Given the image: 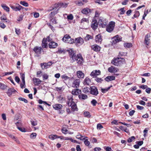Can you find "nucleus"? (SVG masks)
<instances>
[{
    "mask_svg": "<svg viewBox=\"0 0 151 151\" xmlns=\"http://www.w3.org/2000/svg\"><path fill=\"white\" fill-rule=\"evenodd\" d=\"M91 115L90 114V113L88 111H86V117L88 118H90L91 117Z\"/></svg>",
    "mask_w": 151,
    "mask_h": 151,
    "instance_id": "64",
    "label": "nucleus"
},
{
    "mask_svg": "<svg viewBox=\"0 0 151 151\" xmlns=\"http://www.w3.org/2000/svg\"><path fill=\"white\" fill-rule=\"evenodd\" d=\"M53 108L55 110H59L62 109L63 106L60 104H55L53 105Z\"/></svg>",
    "mask_w": 151,
    "mask_h": 151,
    "instance_id": "22",
    "label": "nucleus"
},
{
    "mask_svg": "<svg viewBox=\"0 0 151 151\" xmlns=\"http://www.w3.org/2000/svg\"><path fill=\"white\" fill-rule=\"evenodd\" d=\"M103 126L100 124H97V128L98 129L100 130L101 129L103 128Z\"/></svg>",
    "mask_w": 151,
    "mask_h": 151,
    "instance_id": "58",
    "label": "nucleus"
},
{
    "mask_svg": "<svg viewBox=\"0 0 151 151\" xmlns=\"http://www.w3.org/2000/svg\"><path fill=\"white\" fill-rule=\"evenodd\" d=\"M58 46V43L53 41H51L49 44V47L51 49L55 48H56Z\"/></svg>",
    "mask_w": 151,
    "mask_h": 151,
    "instance_id": "16",
    "label": "nucleus"
},
{
    "mask_svg": "<svg viewBox=\"0 0 151 151\" xmlns=\"http://www.w3.org/2000/svg\"><path fill=\"white\" fill-rule=\"evenodd\" d=\"M50 21L53 24H56V19L55 17H50Z\"/></svg>",
    "mask_w": 151,
    "mask_h": 151,
    "instance_id": "47",
    "label": "nucleus"
},
{
    "mask_svg": "<svg viewBox=\"0 0 151 151\" xmlns=\"http://www.w3.org/2000/svg\"><path fill=\"white\" fill-rule=\"evenodd\" d=\"M115 26V22L113 21L110 22L109 24L107 26L106 30L108 32H111L114 29Z\"/></svg>",
    "mask_w": 151,
    "mask_h": 151,
    "instance_id": "5",
    "label": "nucleus"
},
{
    "mask_svg": "<svg viewBox=\"0 0 151 151\" xmlns=\"http://www.w3.org/2000/svg\"><path fill=\"white\" fill-rule=\"evenodd\" d=\"M49 77L48 75L46 74H43L42 75L43 79V80H45L47 79Z\"/></svg>",
    "mask_w": 151,
    "mask_h": 151,
    "instance_id": "41",
    "label": "nucleus"
},
{
    "mask_svg": "<svg viewBox=\"0 0 151 151\" xmlns=\"http://www.w3.org/2000/svg\"><path fill=\"white\" fill-rule=\"evenodd\" d=\"M46 38H44L42 42V46L44 48H46L47 47Z\"/></svg>",
    "mask_w": 151,
    "mask_h": 151,
    "instance_id": "27",
    "label": "nucleus"
},
{
    "mask_svg": "<svg viewBox=\"0 0 151 151\" xmlns=\"http://www.w3.org/2000/svg\"><path fill=\"white\" fill-rule=\"evenodd\" d=\"M151 91V88H148V87L145 90L146 92L148 94H150V93Z\"/></svg>",
    "mask_w": 151,
    "mask_h": 151,
    "instance_id": "59",
    "label": "nucleus"
},
{
    "mask_svg": "<svg viewBox=\"0 0 151 151\" xmlns=\"http://www.w3.org/2000/svg\"><path fill=\"white\" fill-rule=\"evenodd\" d=\"M95 80L98 82H101L102 81L101 78L96 77L95 78Z\"/></svg>",
    "mask_w": 151,
    "mask_h": 151,
    "instance_id": "62",
    "label": "nucleus"
},
{
    "mask_svg": "<svg viewBox=\"0 0 151 151\" xmlns=\"http://www.w3.org/2000/svg\"><path fill=\"white\" fill-rule=\"evenodd\" d=\"M91 81L90 79L88 78H86V84L87 85H89L91 84Z\"/></svg>",
    "mask_w": 151,
    "mask_h": 151,
    "instance_id": "34",
    "label": "nucleus"
},
{
    "mask_svg": "<svg viewBox=\"0 0 151 151\" xmlns=\"http://www.w3.org/2000/svg\"><path fill=\"white\" fill-rule=\"evenodd\" d=\"M118 70V69L113 66H111L108 68V71L111 73H115L117 72Z\"/></svg>",
    "mask_w": 151,
    "mask_h": 151,
    "instance_id": "17",
    "label": "nucleus"
},
{
    "mask_svg": "<svg viewBox=\"0 0 151 151\" xmlns=\"http://www.w3.org/2000/svg\"><path fill=\"white\" fill-rule=\"evenodd\" d=\"M135 139V137L134 136H132L129 138L127 140V141L128 142H130L134 140Z\"/></svg>",
    "mask_w": 151,
    "mask_h": 151,
    "instance_id": "42",
    "label": "nucleus"
},
{
    "mask_svg": "<svg viewBox=\"0 0 151 151\" xmlns=\"http://www.w3.org/2000/svg\"><path fill=\"white\" fill-rule=\"evenodd\" d=\"M150 37V35L147 34L145 36V43L147 45H148L150 42V39L149 38Z\"/></svg>",
    "mask_w": 151,
    "mask_h": 151,
    "instance_id": "28",
    "label": "nucleus"
},
{
    "mask_svg": "<svg viewBox=\"0 0 151 151\" xmlns=\"http://www.w3.org/2000/svg\"><path fill=\"white\" fill-rule=\"evenodd\" d=\"M122 37L118 35L112 38V44H115L122 40Z\"/></svg>",
    "mask_w": 151,
    "mask_h": 151,
    "instance_id": "8",
    "label": "nucleus"
},
{
    "mask_svg": "<svg viewBox=\"0 0 151 151\" xmlns=\"http://www.w3.org/2000/svg\"><path fill=\"white\" fill-rule=\"evenodd\" d=\"M97 103V101L95 99H93L91 101V103L92 104L93 106H96Z\"/></svg>",
    "mask_w": 151,
    "mask_h": 151,
    "instance_id": "43",
    "label": "nucleus"
},
{
    "mask_svg": "<svg viewBox=\"0 0 151 151\" xmlns=\"http://www.w3.org/2000/svg\"><path fill=\"white\" fill-rule=\"evenodd\" d=\"M132 45L130 43H125L124 44V46L125 47L129 48L132 47Z\"/></svg>",
    "mask_w": 151,
    "mask_h": 151,
    "instance_id": "45",
    "label": "nucleus"
},
{
    "mask_svg": "<svg viewBox=\"0 0 151 151\" xmlns=\"http://www.w3.org/2000/svg\"><path fill=\"white\" fill-rule=\"evenodd\" d=\"M89 92L92 95L97 96L99 93L97 88L94 86H90V88L86 87V92Z\"/></svg>",
    "mask_w": 151,
    "mask_h": 151,
    "instance_id": "3",
    "label": "nucleus"
},
{
    "mask_svg": "<svg viewBox=\"0 0 151 151\" xmlns=\"http://www.w3.org/2000/svg\"><path fill=\"white\" fill-rule=\"evenodd\" d=\"M107 22L106 20L103 18H100L99 21V23L100 24L102 27H104L107 24Z\"/></svg>",
    "mask_w": 151,
    "mask_h": 151,
    "instance_id": "11",
    "label": "nucleus"
},
{
    "mask_svg": "<svg viewBox=\"0 0 151 151\" xmlns=\"http://www.w3.org/2000/svg\"><path fill=\"white\" fill-rule=\"evenodd\" d=\"M76 138L81 140H84L85 139V137L81 135H78L76 136Z\"/></svg>",
    "mask_w": 151,
    "mask_h": 151,
    "instance_id": "33",
    "label": "nucleus"
},
{
    "mask_svg": "<svg viewBox=\"0 0 151 151\" xmlns=\"http://www.w3.org/2000/svg\"><path fill=\"white\" fill-rule=\"evenodd\" d=\"M148 13V10H147L146 11H145V12H144V14L143 15V17H142V19H145V17H146V16H147V14Z\"/></svg>",
    "mask_w": 151,
    "mask_h": 151,
    "instance_id": "57",
    "label": "nucleus"
},
{
    "mask_svg": "<svg viewBox=\"0 0 151 151\" xmlns=\"http://www.w3.org/2000/svg\"><path fill=\"white\" fill-rule=\"evenodd\" d=\"M91 9H90L88 8H86V12L88 14H90L91 13Z\"/></svg>",
    "mask_w": 151,
    "mask_h": 151,
    "instance_id": "53",
    "label": "nucleus"
},
{
    "mask_svg": "<svg viewBox=\"0 0 151 151\" xmlns=\"http://www.w3.org/2000/svg\"><path fill=\"white\" fill-rule=\"evenodd\" d=\"M115 79V77L114 76H109L106 77L105 80L109 82L110 81L114 80Z\"/></svg>",
    "mask_w": 151,
    "mask_h": 151,
    "instance_id": "25",
    "label": "nucleus"
},
{
    "mask_svg": "<svg viewBox=\"0 0 151 151\" xmlns=\"http://www.w3.org/2000/svg\"><path fill=\"white\" fill-rule=\"evenodd\" d=\"M57 135H50L49 136V138L51 140H54L57 139Z\"/></svg>",
    "mask_w": 151,
    "mask_h": 151,
    "instance_id": "37",
    "label": "nucleus"
},
{
    "mask_svg": "<svg viewBox=\"0 0 151 151\" xmlns=\"http://www.w3.org/2000/svg\"><path fill=\"white\" fill-rule=\"evenodd\" d=\"M1 20H7V18L5 15L3 14L1 17Z\"/></svg>",
    "mask_w": 151,
    "mask_h": 151,
    "instance_id": "54",
    "label": "nucleus"
},
{
    "mask_svg": "<svg viewBox=\"0 0 151 151\" xmlns=\"http://www.w3.org/2000/svg\"><path fill=\"white\" fill-rule=\"evenodd\" d=\"M124 59L123 58H119L114 59L112 60L111 63L113 65H115L118 66L121 64L122 62L124 61Z\"/></svg>",
    "mask_w": 151,
    "mask_h": 151,
    "instance_id": "4",
    "label": "nucleus"
},
{
    "mask_svg": "<svg viewBox=\"0 0 151 151\" xmlns=\"http://www.w3.org/2000/svg\"><path fill=\"white\" fill-rule=\"evenodd\" d=\"M78 97L80 99L84 100L85 99V96L83 94H82L78 96Z\"/></svg>",
    "mask_w": 151,
    "mask_h": 151,
    "instance_id": "55",
    "label": "nucleus"
},
{
    "mask_svg": "<svg viewBox=\"0 0 151 151\" xmlns=\"http://www.w3.org/2000/svg\"><path fill=\"white\" fill-rule=\"evenodd\" d=\"M67 18L68 19L72 20L73 19V16L72 14H70L67 16Z\"/></svg>",
    "mask_w": 151,
    "mask_h": 151,
    "instance_id": "63",
    "label": "nucleus"
},
{
    "mask_svg": "<svg viewBox=\"0 0 151 151\" xmlns=\"http://www.w3.org/2000/svg\"><path fill=\"white\" fill-rule=\"evenodd\" d=\"M101 71L99 70H95L91 72L90 75L93 77H96V76L100 75L101 74Z\"/></svg>",
    "mask_w": 151,
    "mask_h": 151,
    "instance_id": "13",
    "label": "nucleus"
},
{
    "mask_svg": "<svg viewBox=\"0 0 151 151\" xmlns=\"http://www.w3.org/2000/svg\"><path fill=\"white\" fill-rule=\"evenodd\" d=\"M58 52L60 53H64L65 52V51L63 49L60 48L58 49Z\"/></svg>",
    "mask_w": 151,
    "mask_h": 151,
    "instance_id": "60",
    "label": "nucleus"
},
{
    "mask_svg": "<svg viewBox=\"0 0 151 151\" xmlns=\"http://www.w3.org/2000/svg\"><path fill=\"white\" fill-rule=\"evenodd\" d=\"M19 100L20 101H23L25 103H27L28 102L27 100V99H26L24 98H22L21 97L19 98Z\"/></svg>",
    "mask_w": 151,
    "mask_h": 151,
    "instance_id": "50",
    "label": "nucleus"
},
{
    "mask_svg": "<svg viewBox=\"0 0 151 151\" xmlns=\"http://www.w3.org/2000/svg\"><path fill=\"white\" fill-rule=\"evenodd\" d=\"M52 63V61H50L47 63H41V66L42 69H47L51 65Z\"/></svg>",
    "mask_w": 151,
    "mask_h": 151,
    "instance_id": "9",
    "label": "nucleus"
},
{
    "mask_svg": "<svg viewBox=\"0 0 151 151\" xmlns=\"http://www.w3.org/2000/svg\"><path fill=\"white\" fill-rule=\"evenodd\" d=\"M62 132L63 133L66 134L67 133L68 130L65 128L63 127L62 129Z\"/></svg>",
    "mask_w": 151,
    "mask_h": 151,
    "instance_id": "49",
    "label": "nucleus"
},
{
    "mask_svg": "<svg viewBox=\"0 0 151 151\" xmlns=\"http://www.w3.org/2000/svg\"><path fill=\"white\" fill-rule=\"evenodd\" d=\"M37 135L36 133H33L30 135V137L31 138L34 139L35 138Z\"/></svg>",
    "mask_w": 151,
    "mask_h": 151,
    "instance_id": "52",
    "label": "nucleus"
},
{
    "mask_svg": "<svg viewBox=\"0 0 151 151\" xmlns=\"http://www.w3.org/2000/svg\"><path fill=\"white\" fill-rule=\"evenodd\" d=\"M6 86L4 84L1 83H0V88L4 90L6 88Z\"/></svg>",
    "mask_w": 151,
    "mask_h": 151,
    "instance_id": "40",
    "label": "nucleus"
},
{
    "mask_svg": "<svg viewBox=\"0 0 151 151\" xmlns=\"http://www.w3.org/2000/svg\"><path fill=\"white\" fill-rule=\"evenodd\" d=\"M87 137H86V145L89 148H91L92 146L90 145V142L88 141V139H87Z\"/></svg>",
    "mask_w": 151,
    "mask_h": 151,
    "instance_id": "31",
    "label": "nucleus"
},
{
    "mask_svg": "<svg viewBox=\"0 0 151 151\" xmlns=\"http://www.w3.org/2000/svg\"><path fill=\"white\" fill-rule=\"evenodd\" d=\"M139 12L138 11H136L135 14H134V17H137L139 16Z\"/></svg>",
    "mask_w": 151,
    "mask_h": 151,
    "instance_id": "51",
    "label": "nucleus"
},
{
    "mask_svg": "<svg viewBox=\"0 0 151 151\" xmlns=\"http://www.w3.org/2000/svg\"><path fill=\"white\" fill-rule=\"evenodd\" d=\"M68 98L67 104L68 105L71 107L72 111L76 110L77 109V106L75 102L73 101L72 96L71 95H70L68 96Z\"/></svg>",
    "mask_w": 151,
    "mask_h": 151,
    "instance_id": "2",
    "label": "nucleus"
},
{
    "mask_svg": "<svg viewBox=\"0 0 151 151\" xmlns=\"http://www.w3.org/2000/svg\"><path fill=\"white\" fill-rule=\"evenodd\" d=\"M58 10L56 11H53V12H51L49 14L50 17L51 18L52 17H53L54 16L57 14L58 13Z\"/></svg>",
    "mask_w": 151,
    "mask_h": 151,
    "instance_id": "35",
    "label": "nucleus"
},
{
    "mask_svg": "<svg viewBox=\"0 0 151 151\" xmlns=\"http://www.w3.org/2000/svg\"><path fill=\"white\" fill-rule=\"evenodd\" d=\"M118 11H121L120 13V14H124L125 11L124 10V8H121Z\"/></svg>",
    "mask_w": 151,
    "mask_h": 151,
    "instance_id": "56",
    "label": "nucleus"
},
{
    "mask_svg": "<svg viewBox=\"0 0 151 151\" xmlns=\"http://www.w3.org/2000/svg\"><path fill=\"white\" fill-rule=\"evenodd\" d=\"M64 100V98L62 96H60L58 99V101L60 103H63Z\"/></svg>",
    "mask_w": 151,
    "mask_h": 151,
    "instance_id": "32",
    "label": "nucleus"
},
{
    "mask_svg": "<svg viewBox=\"0 0 151 151\" xmlns=\"http://www.w3.org/2000/svg\"><path fill=\"white\" fill-rule=\"evenodd\" d=\"M75 42L77 45H79L83 43V39L81 37L76 38L75 39Z\"/></svg>",
    "mask_w": 151,
    "mask_h": 151,
    "instance_id": "14",
    "label": "nucleus"
},
{
    "mask_svg": "<svg viewBox=\"0 0 151 151\" xmlns=\"http://www.w3.org/2000/svg\"><path fill=\"white\" fill-rule=\"evenodd\" d=\"M15 91H16L14 88H10L8 89L6 93L9 96H10L12 95L13 93L15 92Z\"/></svg>",
    "mask_w": 151,
    "mask_h": 151,
    "instance_id": "23",
    "label": "nucleus"
},
{
    "mask_svg": "<svg viewBox=\"0 0 151 151\" xmlns=\"http://www.w3.org/2000/svg\"><path fill=\"white\" fill-rule=\"evenodd\" d=\"M42 50V48L41 47H36L34 48L33 50L36 53L40 54Z\"/></svg>",
    "mask_w": 151,
    "mask_h": 151,
    "instance_id": "24",
    "label": "nucleus"
},
{
    "mask_svg": "<svg viewBox=\"0 0 151 151\" xmlns=\"http://www.w3.org/2000/svg\"><path fill=\"white\" fill-rule=\"evenodd\" d=\"M31 122L32 125L33 126H36L37 124V123L36 121H35L32 120L31 121Z\"/></svg>",
    "mask_w": 151,
    "mask_h": 151,
    "instance_id": "61",
    "label": "nucleus"
},
{
    "mask_svg": "<svg viewBox=\"0 0 151 151\" xmlns=\"http://www.w3.org/2000/svg\"><path fill=\"white\" fill-rule=\"evenodd\" d=\"M62 79H64L65 80H66L70 79V78L68 77L65 75H64L61 76Z\"/></svg>",
    "mask_w": 151,
    "mask_h": 151,
    "instance_id": "44",
    "label": "nucleus"
},
{
    "mask_svg": "<svg viewBox=\"0 0 151 151\" xmlns=\"http://www.w3.org/2000/svg\"><path fill=\"white\" fill-rule=\"evenodd\" d=\"M85 1L83 0L82 1H77L75 2V4L78 6H82L84 4Z\"/></svg>",
    "mask_w": 151,
    "mask_h": 151,
    "instance_id": "26",
    "label": "nucleus"
},
{
    "mask_svg": "<svg viewBox=\"0 0 151 151\" xmlns=\"http://www.w3.org/2000/svg\"><path fill=\"white\" fill-rule=\"evenodd\" d=\"M33 80L35 85L38 86L42 82L39 79L37 78H33Z\"/></svg>",
    "mask_w": 151,
    "mask_h": 151,
    "instance_id": "18",
    "label": "nucleus"
},
{
    "mask_svg": "<svg viewBox=\"0 0 151 151\" xmlns=\"http://www.w3.org/2000/svg\"><path fill=\"white\" fill-rule=\"evenodd\" d=\"M95 40L96 42L101 43L102 40L101 35L99 34L96 35Z\"/></svg>",
    "mask_w": 151,
    "mask_h": 151,
    "instance_id": "21",
    "label": "nucleus"
},
{
    "mask_svg": "<svg viewBox=\"0 0 151 151\" xmlns=\"http://www.w3.org/2000/svg\"><path fill=\"white\" fill-rule=\"evenodd\" d=\"M15 124L17 126L18 129L21 132H25L26 131L25 128L19 127V126L22 125V122L21 120H19L18 121L15 123Z\"/></svg>",
    "mask_w": 151,
    "mask_h": 151,
    "instance_id": "7",
    "label": "nucleus"
},
{
    "mask_svg": "<svg viewBox=\"0 0 151 151\" xmlns=\"http://www.w3.org/2000/svg\"><path fill=\"white\" fill-rule=\"evenodd\" d=\"M62 40L63 41L66 43H72L74 42V40H72L70 36L67 35H65Z\"/></svg>",
    "mask_w": 151,
    "mask_h": 151,
    "instance_id": "6",
    "label": "nucleus"
},
{
    "mask_svg": "<svg viewBox=\"0 0 151 151\" xmlns=\"http://www.w3.org/2000/svg\"><path fill=\"white\" fill-rule=\"evenodd\" d=\"M91 27L93 29L95 30L98 27V22L96 20H93L91 24Z\"/></svg>",
    "mask_w": 151,
    "mask_h": 151,
    "instance_id": "15",
    "label": "nucleus"
},
{
    "mask_svg": "<svg viewBox=\"0 0 151 151\" xmlns=\"http://www.w3.org/2000/svg\"><path fill=\"white\" fill-rule=\"evenodd\" d=\"M80 81L79 79H76L71 84V86L75 88H78L80 84Z\"/></svg>",
    "mask_w": 151,
    "mask_h": 151,
    "instance_id": "10",
    "label": "nucleus"
},
{
    "mask_svg": "<svg viewBox=\"0 0 151 151\" xmlns=\"http://www.w3.org/2000/svg\"><path fill=\"white\" fill-rule=\"evenodd\" d=\"M110 88V87H109L107 88H101V92L103 93H105Z\"/></svg>",
    "mask_w": 151,
    "mask_h": 151,
    "instance_id": "46",
    "label": "nucleus"
},
{
    "mask_svg": "<svg viewBox=\"0 0 151 151\" xmlns=\"http://www.w3.org/2000/svg\"><path fill=\"white\" fill-rule=\"evenodd\" d=\"M81 92V90L78 89H75L72 91V94L74 95H78Z\"/></svg>",
    "mask_w": 151,
    "mask_h": 151,
    "instance_id": "20",
    "label": "nucleus"
},
{
    "mask_svg": "<svg viewBox=\"0 0 151 151\" xmlns=\"http://www.w3.org/2000/svg\"><path fill=\"white\" fill-rule=\"evenodd\" d=\"M68 51L70 60L72 62L76 60L78 64L81 65L82 63L83 60L81 54L77 55L76 56L75 52L72 49L69 50Z\"/></svg>",
    "mask_w": 151,
    "mask_h": 151,
    "instance_id": "1",
    "label": "nucleus"
},
{
    "mask_svg": "<svg viewBox=\"0 0 151 151\" xmlns=\"http://www.w3.org/2000/svg\"><path fill=\"white\" fill-rule=\"evenodd\" d=\"M68 5V3L60 2L58 3L57 4H55V7H59V8H64L67 7Z\"/></svg>",
    "mask_w": 151,
    "mask_h": 151,
    "instance_id": "12",
    "label": "nucleus"
},
{
    "mask_svg": "<svg viewBox=\"0 0 151 151\" xmlns=\"http://www.w3.org/2000/svg\"><path fill=\"white\" fill-rule=\"evenodd\" d=\"M1 6L2 8L6 11L9 12V7L7 6L5 4H2L1 5Z\"/></svg>",
    "mask_w": 151,
    "mask_h": 151,
    "instance_id": "30",
    "label": "nucleus"
},
{
    "mask_svg": "<svg viewBox=\"0 0 151 151\" xmlns=\"http://www.w3.org/2000/svg\"><path fill=\"white\" fill-rule=\"evenodd\" d=\"M93 38V37L92 36L89 35H87L86 37V41L92 39Z\"/></svg>",
    "mask_w": 151,
    "mask_h": 151,
    "instance_id": "39",
    "label": "nucleus"
},
{
    "mask_svg": "<svg viewBox=\"0 0 151 151\" xmlns=\"http://www.w3.org/2000/svg\"><path fill=\"white\" fill-rule=\"evenodd\" d=\"M19 120H21L19 115H16L15 118H14L15 121H18Z\"/></svg>",
    "mask_w": 151,
    "mask_h": 151,
    "instance_id": "48",
    "label": "nucleus"
},
{
    "mask_svg": "<svg viewBox=\"0 0 151 151\" xmlns=\"http://www.w3.org/2000/svg\"><path fill=\"white\" fill-rule=\"evenodd\" d=\"M18 6H15V11H20L22 9L24 8L22 6L19 5Z\"/></svg>",
    "mask_w": 151,
    "mask_h": 151,
    "instance_id": "38",
    "label": "nucleus"
},
{
    "mask_svg": "<svg viewBox=\"0 0 151 151\" xmlns=\"http://www.w3.org/2000/svg\"><path fill=\"white\" fill-rule=\"evenodd\" d=\"M77 74L78 77L80 78H82L84 77V74L81 71H78Z\"/></svg>",
    "mask_w": 151,
    "mask_h": 151,
    "instance_id": "29",
    "label": "nucleus"
},
{
    "mask_svg": "<svg viewBox=\"0 0 151 151\" xmlns=\"http://www.w3.org/2000/svg\"><path fill=\"white\" fill-rule=\"evenodd\" d=\"M91 48L93 50L96 52L99 51L101 49L100 47L96 45H94L92 46Z\"/></svg>",
    "mask_w": 151,
    "mask_h": 151,
    "instance_id": "19",
    "label": "nucleus"
},
{
    "mask_svg": "<svg viewBox=\"0 0 151 151\" xmlns=\"http://www.w3.org/2000/svg\"><path fill=\"white\" fill-rule=\"evenodd\" d=\"M20 3L21 4L26 7H27L29 5L28 3L25 1H21Z\"/></svg>",
    "mask_w": 151,
    "mask_h": 151,
    "instance_id": "36",
    "label": "nucleus"
}]
</instances>
